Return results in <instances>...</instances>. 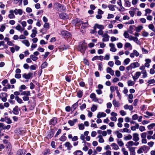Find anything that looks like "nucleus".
I'll use <instances>...</instances> for the list:
<instances>
[{
  "mask_svg": "<svg viewBox=\"0 0 155 155\" xmlns=\"http://www.w3.org/2000/svg\"><path fill=\"white\" fill-rule=\"evenodd\" d=\"M22 42L27 47H29L30 45V43L29 41L27 40H25L22 41Z\"/></svg>",
  "mask_w": 155,
  "mask_h": 155,
  "instance_id": "nucleus-38",
  "label": "nucleus"
},
{
  "mask_svg": "<svg viewBox=\"0 0 155 155\" xmlns=\"http://www.w3.org/2000/svg\"><path fill=\"white\" fill-rule=\"evenodd\" d=\"M83 154V152L80 150H76L73 153L74 155H82Z\"/></svg>",
  "mask_w": 155,
  "mask_h": 155,
  "instance_id": "nucleus-33",
  "label": "nucleus"
},
{
  "mask_svg": "<svg viewBox=\"0 0 155 155\" xmlns=\"http://www.w3.org/2000/svg\"><path fill=\"white\" fill-rule=\"evenodd\" d=\"M117 140L118 144L120 147H122L124 145V143L122 140L119 139H117Z\"/></svg>",
  "mask_w": 155,
  "mask_h": 155,
  "instance_id": "nucleus-44",
  "label": "nucleus"
},
{
  "mask_svg": "<svg viewBox=\"0 0 155 155\" xmlns=\"http://www.w3.org/2000/svg\"><path fill=\"white\" fill-rule=\"evenodd\" d=\"M140 75L141 73L140 72H137L135 74L134 76H133V78L135 81L139 78Z\"/></svg>",
  "mask_w": 155,
  "mask_h": 155,
  "instance_id": "nucleus-16",
  "label": "nucleus"
},
{
  "mask_svg": "<svg viewBox=\"0 0 155 155\" xmlns=\"http://www.w3.org/2000/svg\"><path fill=\"white\" fill-rule=\"evenodd\" d=\"M32 34L31 35V37L33 38L35 37L37 33V28L35 27H34L32 30Z\"/></svg>",
  "mask_w": 155,
  "mask_h": 155,
  "instance_id": "nucleus-13",
  "label": "nucleus"
},
{
  "mask_svg": "<svg viewBox=\"0 0 155 155\" xmlns=\"http://www.w3.org/2000/svg\"><path fill=\"white\" fill-rule=\"evenodd\" d=\"M132 136L130 134H128L127 136H125L124 138V139L125 140H130L132 138Z\"/></svg>",
  "mask_w": 155,
  "mask_h": 155,
  "instance_id": "nucleus-31",
  "label": "nucleus"
},
{
  "mask_svg": "<svg viewBox=\"0 0 155 155\" xmlns=\"http://www.w3.org/2000/svg\"><path fill=\"white\" fill-rule=\"evenodd\" d=\"M106 116V114L104 112H99L97 115V117L98 118H100L102 117H104Z\"/></svg>",
  "mask_w": 155,
  "mask_h": 155,
  "instance_id": "nucleus-17",
  "label": "nucleus"
},
{
  "mask_svg": "<svg viewBox=\"0 0 155 155\" xmlns=\"http://www.w3.org/2000/svg\"><path fill=\"white\" fill-rule=\"evenodd\" d=\"M87 48L84 44H81L79 47V50L82 53H84Z\"/></svg>",
  "mask_w": 155,
  "mask_h": 155,
  "instance_id": "nucleus-7",
  "label": "nucleus"
},
{
  "mask_svg": "<svg viewBox=\"0 0 155 155\" xmlns=\"http://www.w3.org/2000/svg\"><path fill=\"white\" fill-rule=\"evenodd\" d=\"M7 94L5 93H2L0 94V99L4 102H5L7 100Z\"/></svg>",
  "mask_w": 155,
  "mask_h": 155,
  "instance_id": "nucleus-6",
  "label": "nucleus"
},
{
  "mask_svg": "<svg viewBox=\"0 0 155 155\" xmlns=\"http://www.w3.org/2000/svg\"><path fill=\"white\" fill-rule=\"evenodd\" d=\"M103 155H111V152L110 150H107L106 152L103 153Z\"/></svg>",
  "mask_w": 155,
  "mask_h": 155,
  "instance_id": "nucleus-64",
  "label": "nucleus"
},
{
  "mask_svg": "<svg viewBox=\"0 0 155 155\" xmlns=\"http://www.w3.org/2000/svg\"><path fill=\"white\" fill-rule=\"evenodd\" d=\"M124 107L125 109H128L130 111L132 110L133 108V107L132 105H128L127 104L125 105L124 106Z\"/></svg>",
  "mask_w": 155,
  "mask_h": 155,
  "instance_id": "nucleus-22",
  "label": "nucleus"
},
{
  "mask_svg": "<svg viewBox=\"0 0 155 155\" xmlns=\"http://www.w3.org/2000/svg\"><path fill=\"white\" fill-rule=\"evenodd\" d=\"M13 113L15 115H18L19 114V111L18 109V107L16 106L14 108L13 110Z\"/></svg>",
  "mask_w": 155,
  "mask_h": 155,
  "instance_id": "nucleus-30",
  "label": "nucleus"
},
{
  "mask_svg": "<svg viewBox=\"0 0 155 155\" xmlns=\"http://www.w3.org/2000/svg\"><path fill=\"white\" fill-rule=\"evenodd\" d=\"M64 145L68 150H70L72 147L71 144L69 142H67L64 144Z\"/></svg>",
  "mask_w": 155,
  "mask_h": 155,
  "instance_id": "nucleus-19",
  "label": "nucleus"
},
{
  "mask_svg": "<svg viewBox=\"0 0 155 155\" xmlns=\"http://www.w3.org/2000/svg\"><path fill=\"white\" fill-rule=\"evenodd\" d=\"M61 35L64 38H69L71 37V35L69 32L66 31H62L61 32Z\"/></svg>",
  "mask_w": 155,
  "mask_h": 155,
  "instance_id": "nucleus-3",
  "label": "nucleus"
},
{
  "mask_svg": "<svg viewBox=\"0 0 155 155\" xmlns=\"http://www.w3.org/2000/svg\"><path fill=\"white\" fill-rule=\"evenodd\" d=\"M57 122V118L56 117H54L51 119L50 122V124H52L53 126H54Z\"/></svg>",
  "mask_w": 155,
  "mask_h": 155,
  "instance_id": "nucleus-15",
  "label": "nucleus"
},
{
  "mask_svg": "<svg viewBox=\"0 0 155 155\" xmlns=\"http://www.w3.org/2000/svg\"><path fill=\"white\" fill-rule=\"evenodd\" d=\"M21 95H25L22 97V99L24 101H28L29 100V96L31 95L30 92V91H24L22 92Z\"/></svg>",
  "mask_w": 155,
  "mask_h": 155,
  "instance_id": "nucleus-1",
  "label": "nucleus"
},
{
  "mask_svg": "<svg viewBox=\"0 0 155 155\" xmlns=\"http://www.w3.org/2000/svg\"><path fill=\"white\" fill-rule=\"evenodd\" d=\"M15 99L18 103L22 104L23 103L22 99L18 96H16L15 97Z\"/></svg>",
  "mask_w": 155,
  "mask_h": 155,
  "instance_id": "nucleus-35",
  "label": "nucleus"
},
{
  "mask_svg": "<svg viewBox=\"0 0 155 155\" xmlns=\"http://www.w3.org/2000/svg\"><path fill=\"white\" fill-rule=\"evenodd\" d=\"M55 8L58 11H62L66 9V8L61 4L56 3L54 4Z\"/></svg>",
  "mask_w": 155,
  "mask_h": 155,
  "instance_id": "nucleus-2",
  "label": "nucleus"
},
{
  "mask_svg": "<svg viewBox=\"0 0 155 155\" xmlns=\"http://www.w3.org/2000/svg\"><path fill=\"white\" fill-rule=\"evenodd\" d=\"M87 27L86 26H84V25H82L81 29V31L82 33H84L85 32V29Z\"/></svg>",
  "mask_w": 155,
  "mask_h": 155,
  "instance_id": "nucleus-45",
  "label": "nucleus"
},
{
  "mask_svg": "<svg viewBox=\"0 0 155 155\" xmlns=\"http://www.w3.org/2000/svg\"><path fill=\"white\" fill-rule=\"evenodd\" d=\"M147 83H149L148 85H149L151 84L155 83V80L154 79H152L148 81Z\"/></svg>",
  "mask_w": 155,
  "mask_h": 155,
  "instance_id": "nucleus-62",
  "label": "nucleus"
},
{
  "mask_svg": "<svg viewBox=\"0 0 155 155\" xmlns=\"http://www.w3.org/2000/svg\"><path fill=\"white\" fill-rule=\"evenodd\" d=\"M66 139V137L64 135L62 136L59 139V140L61 141H64Z\"/></svg>",
  "mask_w": 155,
  "mask_h": 155,
  "instance_id": "nucleus-52",
  "label": "nucleus"
},
{
  "mask_svg": "<svg viewBox=\"0 0 155 155\" xmlns=\"http://www.w3.org/2000/svg\"><path fill=\"white\" fill-rule=\"evenodd\" d=\"M145 113L147 115L149 116H152L154 115V113L149 112L148 111H146Z\"/></svg>",
  "mask_w": 155,
  "mask_h": 155,
  "instance_id": "nucleus-58",
  "label": "nucleus"
},
{
  "mask_svg": "<svg viewBox=\"0 0 155 155\" xmlns=\"http://www.w3.org/2000/svg\"><path fill=\"white\" fill-rule=\"evenodd\" d=\"M25 151L22 149L19 150L17 152V155H25Z\"/></svg>",
  "mask_w": 155,
  "mask_h": 155,
  "instance_id": "nucleus-25",
  "label": "nucleus"
},
{
  "mask_svg": "<svg viewBox=\"0 0 155 155\" xmlns=\"http://www.w3.org/2000/svg\"><path fill=\"white\" fill-rule=\"evenodd\" d=\"M112 103L115 107H118L120 106L119 102L118 101H117L115 99L113 100Z\"/></svg>",
  "mask_w": 155,
  "mask_h": 155,
  "instance_id": "nucleus-27",
  "label": "nucleus"
},
{
  "mask_svg": "<svg viewBox=\"0 0 155 155\" xmlns=\"http://www.w3.org/2000/svg\"><path fill=\"white\" fill-rule=\"evenodd\" d=\"M97 108V106L93 104L91 108V110L92 112H94L96 110Z\"/></svg>",
  "mask_w": 155,
  "mask_h": 155,
  "instance_id": "nucleus-43",
  "label": "nucleus"
},
{
  "mask_svg": "<svg viewBox=\"0 0 155 155\" xmlns=\"http://www.w3.org/2000/svg\"><path fill=\"white\" fill-rule=\"evenodd\" d=\"M78 127H79V129L80 130H83L84 128V126L83 124H79L78 125Z\"/></svg>",
  "mask_w": 155,
  "mask_h": 155,
  "instance_id": "nucleus-51",
  "label": "nucleus"
},
{
  "mask_svg": "<svg viewBox=\"0 0 155 155\" xmlns=\"http://www.w3.org/2000/svg\"><path fill=\"white\" fill-rule=\"evenodd\" d=\"M152 10L149 8H147L145 10V15L147 16V14H150L151 13Z\"/></svg>",
  "mask_w": 155,
  "mask_h": 155,
  "instance_id": "nucleus-47",
  "label": "nucleus"
},
{
  "mask_svg": "<svg viewBox=\"0 0 155 155\" xmlns=\"http://www.w3.org/2000/svg\"><path fill=\"white\" fill-rule=\"evenodd\" d=\"M78 104V102H77L74 104H73L71 107V109L73 110H74L77 107Z\"/></svg>",
  "mask_w": 155,
  "mask_h": 155,
  "instance_id": "nucleus-46",
  "label": "nucleus"
},
{
  "mask_svg": "<svg viewBox=\"0 0 155 155\" xmlns=\"http://www.w3.org/2000/svg\"><path fill=\"white\" fill-rule=\"evenodd\" d=\"M52 126L51 127V131L50 134H49V137L50 138H51L54 135L55 132V130L54 129L52 128Z\"/></svg>",
  "mask_w": 155,
  "mask_h": 155,
  "instance_id": "nucleus-28",
  "label": "nucleus"
},
{
  "mask_svg": "<svg viewBox=\"0 0 155 155\" xmlns=\"http://www.w3.org/2000/svg\"><path fill=\"white\" fill-rule=\"evenodd\" d=\"M133 95L132 94H130L128 95V97L127 98V99L129 103H131L133 102V100L132 99L133 98Z\"/></svg>",
  "mask_w": 155,
  "mask_h": 155,
  "instance_id": "nucleus-23",
  "label": "nucleus"
},
{
  "mask_svg": "<svg viewBox=\"0 0 155 155\" xmlns=\"http://www.w3.org/2000/svg\"><path fill=\"white\" fill-rule=\"evenodd\" d=\"M115 5H109L108 7L110 10L113 11L115 10Z\"/></svg>",
  "mask_w": 155,
  "mask_h": 155,
  "instance_id": "nucleus-53",
  "label": "nucleus"
},
{
  "mask_svg": "<svg viewBox=\"0 0 155 155\" xmlns=\"http://www.w3.org/2000/svg\"><path fill=\"white\" fill-rule=\"evenodd\" d=\"M135 81H132L131 80H129L127 82L128 86H132L135 84Z\"/></svg>",
  "mask_w": 155,
  "mask_h": 155,
  "instance_id": "nucleus-37",
  "label": "nucleus"
},
{
  "mask_svg": "<svg viewBox=\"0 0 155 155\" xmlns=\"http://www.w3.org/2000/svg\"><path fill=\"white\" fill-rule=\"evenodd\" d=\"M122 152H123L124 155H128V153L126 150V149L124 148H123L121 149Z\"/></svg>",
  "mask_w": 155,
  "mask_h": 155,
  "instance_id": "nucleus-54",
  "label": "nucleus"
},
{
  "mask_svg": "<svg viewBox=\"0 0 155 155\" xmlns=\"http://www.w3.org/2000/svg\"><path fill=\"white\" fill-rule=\"evenodd\" d=\"M106 71L107 73H109L112 75H114V71L110 68L108 67L106 69Z\"/></svg>",
  "mask_w": 155,
  "mask_h": 155,
  "instance_id": "nucleus-21",
  "label": "nucleus"
},
{
  "mask_svg": "<svg viewBox=\"0 0 155 155\" xmlns=\"http://www.w3.org/2000/svg\"><path fill=\"white\" fill-rule=\"evenodd\" d=\"M143 27L142 25H139L137 27H135V29L137 32H140L141 30L143 29Z\"/></svg>",
  "mask_w": 155,
  "mask_h": 155,
  "instance_id": "nucleus-29",
  "label": "nucleus"
},
{
  "mask_svg": "<svg viewBox=\"0 0 155 155\" xmlns=\"http://www.w3.org/2000/svg\"><path fill=\"white\" fill-rule=\"evenodd\" d=\"M112 147H113V149L115 150H117L119 149V147L118 145L115 143H113L111 145Z\"/></svg>",
  "mask_w": 155,
  "mask_h": 155,
  "instance_id": "nucleus-36",
  "label": "nucleus"
},
{
  "mask_svg": "<svg viewBox=\"0 0 155 155\" xmlns=\"http://www.w3.org/2000/svg\"><path fill=\"white\" fill-rule=\"evenodd\" d=\"M130 40H133L136 42L138 41V38L136 37H131L129 38Z\"/></svg>",
  "mask_w": 155,
  "mask_h": 155,
  "instance_id": "nucleus-48",
  "label": "nucleus"
},
{
  "mask_svg": "<svg viewBox=\"0 0 155 155\" xmlns=\"http://www.w3.org/2000/svg\"><path fill=\"white\" fill-rule=\"evenodd\" d=\"M130 48L131 49H132V46L130 43L128 42L126 43L124 45V49H126V48Z\"/></svg>",
  "mask_w": 155,
  "mask_h": 155,
  "instance_id": "nucleus-39",
  "label": "nucleus"
},
{
  "mask_svg": "<svg viewBox=\"0 0 155 155\" xmlns=\"http://www.w3.org/2000/svg\"><path fill=\"white\" fill-rule=\"evenodd\" d=\"M14 11L12 9H10L8 12V17L9 19H15V16L14 14Z\"/></svg>",
  "mask_w": 155,
  "mask_h": 155,
  "instance_id": "nucleus-5",
  "label": "nucleus"
},
{
  "mask_svg": "<svg viewBox=\"0 0 155 155\" xmlns=\"http://www.w3.org/2000/svg\"><path fill=\"white\" fill-rule=\"evenodd\" d=\"M130 61V59L129 58H127L124 61V65H127Z\"/></svg>",
  "mask_w": 155,
  "mask_h": 155,
  "instance_id": "nucleus-40",
  "label": "nucleus"
},
{
  "mask_svg": "<svg viewBox=\"0 0 155 155\" xmlns=\"http://www.w3.org/2000/svg\"><path fill=\"white\" fill-rule=\"evenodd\" d=\"M96 28L99 29L100 30H102L104 29V26L102 25L97 24L95 25L94 27V29H96Z\"/></svg>",
  "mask_w": 155,
  "mask_h": 155,
  "instance_id": "nucleus-24",
  "label": "nucleus"
},
{
  "mask_svg": "<svg viewBox=\"0 0 155 155\" xmlns=\"http://www.w3.org/2000/svg\"><path fill=\"white\" fill-rule=\"evenodd\" d=\"M134 142L132 141H130L128 142L126 144V146L127 147L129 148H131V146L134 145Z\"/></svg>",
  "mask_w": 155,
  "mask_h": 155,
  "instance_id": "nucleus-20",
  "label": "nucleus"
},
{
  "mask_svg": "<svg viewBox=\"0 0 155 155\" xmlns=\"http://www.w3.org/2000/svg\"><path fill=\"white\" fill-rule=\"evenodd\" d=\"M155 127V123H153L148 125L147 127L149 130H150L152 129L153 128Z\"/></svg>",
  "mask_w": 155,
  "mask_h": 155,
  "instance_id": "nucleus-41",
  "label": "nucleus"
},
{
  "mask_svg": "<svg viewBox=\"0 0 155 155\" xmlns=\"http://www.w3.org/2000/svg\"><path fill=\"white\" fill-rule=\"evenodd\" d=\"M125 2V6L126 7H129L131 6L130 2L129 0H124Z\"/></svg>",
  "mask_w": 155,
  "mask_h": 155,
  "instance_id": "nucleus-34",
  "label": "nucleus"
},
{
  "mask_svg": "<svg viewBox=\"0 0 155 155\" xmlns=\"http://www.w3.org/2000/svg\"><path fill=\"white\" fill-rule=\"evenodd\" d=\"M128 149L130 152V155H135V147L129 148Z\"/></svg>",
  "mask_w": 155,
  "mask_h": 155,
  "instance_id": "nucleus-26",
  "label": "nucleus"
},
{
  "mask_svg": "<svg viewBox=\"0 0 155 155\" xmlns=\"http://www.w3.org/2000/svg\"><path fill=\"white\" fill-rule=\"evenodd\" d=\"M59 17L60 18L65 20L68 18V16L66 13H61L59 15Z\"/></svg>",
  "mask_w": 155,
  "mask_h": 155,
  "instance_id": "nucleus-11",
  "label": "nucleus"
},
{
  "mask_svg": "<svg viewBox=\"0 0 155 155\" xmlns=\"http://www.w3.org/2000/svg\"><path fill=\"white\" fill-rule=\"evenodd\" d=\"M33 74L31 72H29L28 74L25 73L23 74L22 77L26 79H29L33 77Z\"/></svg>",
  "mask_w": 155,
  "mask_h": 155,
  "instance_id": "nucleus-4",
  "label": "nucleus"
},
{
  "mask_svg": "<svg viewBox=\"0 0 155 155\" xmlns=\"http://www.w3.org/2000/svg\"><path fill=\"white\" fill-rule=\"evenodd\" d=\"M37 68V66L36 64L31 65L30 66V69L31 70H35Z\"/></svg>",
  "mask_w": 155,
  "mask_h": 155,
  "instance_id": "nucleus-55",
  "label": "nucleus"
},
{
  "mask_svg": "<svg viewBox=\"0 0 155 155\" xmlns=\"http://www.w3.org/2000/svg\"><path fill=\"white\" fill-rule=\"evenodd\" d=\"M26 88V87L25 85H22L19 88V91H22L21 90H25Z\"/></svg>",
  "mask_w": 155,
  "mask_h": 155,
  "instance_id": "nucleus-59",
  "label": "nucleus"
},
{
  "mask_svg": "<svg viewBox=\"0 0 155 155\" xmlns=\"http://www.w3.org/2000/svg\"><path fill=\"white\" fill-rule=\"evenodd\" d=\"M109 46L110 47V51L115 52L116 51L117 49L114 47L115 45L113 43H110Z\"/></svg>",
  "mask_w": 155,
  "mask_h": 155,
  "instance_id": "nucleus-18",
  "label": "nucleus"
},
{
  "mask_svg": "<svg viewBox=\"0 0 155 155\" xmlns=\"http://www.w3.org/2000/svg\"><path fill=\"white\" fill-rule=\"evenodd\" d=\"M14 14L15 15L18 14L20 15H21L23 14V10L21 9H17L15 8L14 10Z\"/></svg>",
  "mask_w": 155,
  "mask_h": 155,
  "instance_id": "nucleus-9",
  "label": "nucleus"
},
{
  "mask_svg": "<svg viewBox=\"0 0 155 155\" xmlns=\"http://www.w3.org/2000/svg\"><path fill=\"white\" fill-rule=\"evenodd\" d=\"M73 22L76 26H80L81 25V21L79 18H76L73 20Z\"/></svg>",
  "mask_w": 155,
  "mask_h": 155,
  "instance_id": "nucleus-14",
  "label": "nucleus"
},
{
  "mask_svg": "<svg viewBox=\"0 0 155 155\" xmlns=\"http://www.w3.org/2000/svg\"><path fill=\"white\" fill-rule=\"evenodd\" d=\"M133 68H136L138 67L139 66L140 64L137 62H134L131 63Z\"/></svg>",
  "mask_w": 155,
  "mask_h": 155,
  "instance_id": "nucleus-32",
  "label": "nucleus"
},
{
  "mask_svg": "<svg viewBox=\"0 0 155 155\" xmlns=\"http://www.w3.org/2000/svg\"><path fill=\"white\" fill-rule=\"evenodd\" d=\"M77 96L79 98H81L83 95V92L82 91H80L77 92Z\"/></svg>",
  "mask_w": 155,
  "mask_h": 155,
  "instance_id": "nucleus-50",
  "label": "nucleus"
},
{
  "mask_svg": "<svg viewBox=\"0 0 155 155\" xmlns=\"http://www.w3.org/2000/svg\"><path fill=\"white\" fill-rule=\"evenodd\" d=\"M78 121V120L77 119H73L72 120H69L68 121V123L71 126H73L75 123H76Z\"/></svg>",
  "mask_w": 155,
  "mask_h": 155,
  "instance_id": "nucleus-12",
  "label": "nucleus"
},
{
  "mask_svg": "<svg viewBox=\"0 0 155 155\" xmlns=\"http://www.w3.org/2000/svg\"><path fill=\"white\" fill-rule=\"evenodd\" d=\"M139 135L137 133H135L133 134V140L135 142H137L139 140Z\"/></svg>",
  "mask_w": 155,
  "mask_h": 155,
  "instance_id": "nucleus-10",
  "label": "nucleus"
},
{
  "mask_svg": "<svg viewBox=\"0 0 155 155\" xmlns=\"http://www.w3.org/2000/svg\"><path fill=\"white\" fill-rule=\"evenodd\" d=\"M149 35L148 33L146 31H144L142 32V35L143 37H147Z\"/></svg>",
  "mask_w": 155,
  "mask_h": 155,
  "instance_id": "nucleus-57",
  "label": "nucleus"
},
{
  "mask_svg": "<svg viewBox=\"0 0 155 155\" xmlns=\"http://www.w3.org/2000/svg\"><path fill=\"white\" fill-rule=\"evenodd\" d=\"M139 129L141 132H143L146 130L145 127L142 126H140L139 127Z\"/></svg>",
  "mask_w": 155,
  "mask_h": 155,
  "instance_id": "nucleus-60",
  "label": "nucleus"
},
{
  "mask_svg": "<svg viewBox=\"0 0 155 155\" xmlns=\"http://www.w3.org/2000/svg\"><path fill=\"white\" fill-rule=\"evenodd\" d=\"M147 135V133L146 132L143 133L140 135L142 138H146Z\"/></svg>",
  "mask_w": 155,
  "mask_h": 155,
  "instance_id": "nucleus-61",
  "label": "nucleus"
},
{
  "mask_svg": "<svg viewBox=\"0 0 155 155\" xmlns=\"http://www.w3.org/2000/svg\"><path fill=\"white\" fill-rule=\"evenodd\" d=\"M120 113L122 116H125L126 114V112L123 110H121L120 111Z\"/></svg>",
  "mask_w": 155,
  "mask_h": 155,
  "instance_id": "nucleus-63",
  "label": "nucleus"
},
{
  "mask_svg": "<svg viewBox=\"0 0 155 155\" xmlns=\"http://www.w3.org/2000/svg\"><path fill=\"white\" fill-rule=\"evenodd\" d=\"M141 73L143 74L142 78H145L147 77V74L146 70H143L141 71Z\"/></svg>",
  "mask_w": 155,
  "mask_h": 155,
  "instance_id": "nucleus-49",
  "label": "nucleus"
},
{
  "mask_svg": "<svg viewBox=\"0 0 155 155\" xmlns=\"http://www.w3.org/2000/svg\"><path fill=\"white\" fill-rule=\"evenodd\" d=\"M5 28V24H3L1 25L0 28V31L3 32Z\"/></svg>",
  "mask_w": 155,
  "mask_h": 155,
  "instance_id": "nucleus-56",
  "label": "nucleus"
},
{
  "mask_svg": "<svg viewBox=\"0 0 155 155\" xmlns=\"http://www.w3.org/2000/svg\"><path fill=\"white\" fill-rule=\"evenodd\" d=\"M103 38L102 41L103 42L108 41H109V36L107 33H104L102 36Z\"/></svg>",
  "mask_w": 155,
  "mask_h": 155,
  "instance_id": "nucleus-8",
  "label": "nucleus"
},
{
  "mask_svg": "<svg viewBox=\"0 0 155 155\" xmlns=\"http://www.w3.org/2000/svg\"><path fill=\"white\" fill-rule=\"evenodd\" d=\"M30 58L34 61H36L38 58L37 57H36L34 55H30Z\"/></svg>",
  "mask_w": 155,
  "mask_h": 155,
  "instance_id": "nucleus-42",
  "label": "nucleus"
}]
</instances>
